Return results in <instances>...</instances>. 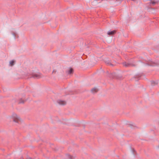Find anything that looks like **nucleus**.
<instances>
[{"label":"nucleus","instance_id":"8","mask_svg":"<svg viewBox=\"0 0 159 159\" xmlns=\"http://www.w3.org/2000/svg\"><path fill=\"white\" fill-rule=\"evenodd\" d=\"M151 3L153 5H155V4L157 3V2L156 1H155L154 0L153 1H151Z\"/></svg>","mask_w":159,"mask_h":159},{"label":"nucleus","instance_id":"4","mask_svg":"<svg viewBox=\"0 0 159 159\" xmlns=\"http://www.w3.org/2000/svg\"><path fill=\"white\" fill-rule=\"evenodd\" d=\"M116 31L115 30H113L110 32H108L107 34L109 35H112L116 33Z\"/></svg>","mask_w":159,"mask_h":159},{"label":"nucleus","instance_id":"10","mask_svg":"<svg viewBox=\"0 0 159 159\" xmlns=\"http://www.w3.org/2000/svg\"><path fill=\"white\" fill-rule=\"evenodd\" d=\"M35 76L36 77H38V78H39V77H38V75H35Z\"/></svg>","mask_w":159,"mask_h":159},{"label":"nucleus","instance_id":"7","mask_svg":"<svg viewBox=\"0 0 159 159\" xmlns=\"http://www.w3.org/2000/svg\"><path fill=\"white\" fill-rule=\"evenodd\" d=\"M14 61H11L10 62V64L11 65V66H12L14 65Z\"/></svg>","mask_w":159,"mask_h":159},{"label":"nucleus","instance_id":"9","mask_svg":"<svg viewBox=\"0 0 159 159\" xmlns=\"http://www.w3.org/2000/svg\"><path fill=\"white\" fill-rule=\"evenodd\" d=\"M72 72H73V69L71 68H70V69L69 70V73L70 74L72 73Z\"/></svg>","mask_w":159,"mask_h":159},{"label":"nucleus","instance_id":"3","mask_svg":"<svg viewBox=\"0 0 159 159\" xmlns=\"http://www.w3.org/2000/svg\"><path fill=\"white\" fill-rule=\"evenodd\" d=\"M123 66L125 67H129L133 66L132 64L126 62L123 63Z\"/></svg>","mask_w":159,"mask_h":159},{"label":"nucleus","instance_id":"1","mask_svg":"<svg viewBox=\"0 0 159 159\" xmlns=\"http://www.w3.org/2000/svg\"><path fill=\"white\" fill-rule=\"evenodd\" d=\"M11 118L13 121L16 123H18L22 120L20 116L15 113L12 114L11 116Z\"/></svg>","mask_w":159,"mask_h":159},{"label":"nucleus","instance_id":"11","mask_svg":"<svg viewBox=\"0 0 159 159\" xmlns=\"http://www.w3.org/2000/svg\"><path fill=\"white\" fill-rule=\"evenodd\" d=\"M157 148L159 149V145L157 146Z\"/></svg>","mask_w":159,"mask_h":159},{"label":"nucleus","instance_id":"5","mask_svg":"<svg viewBox=\"0 0 159 159\" xmlns=\"http://www.w3.org/2000/svg\"><path fill=\"white\" fill-rule=\"evenodd\" d=\"M105 62L108 65H112V64L110 62V61L108 59H107L106 60H105Z\"/></svg>","mask_w":159,"mask_h":159},{"label":"nucleus","instance_id":"2","mask_svg":"<svg viewBox=\"0 0 159 159\" xmlns=\"http://www.w3.org/2000/svg\"><path fill=\"white\" fill-rule=\"evenodd\" d=\"M58 103L60 105H63L66 104V102L65 101L59 100L57 101Z\"/></svg>","mask_w":159,"mask_h":159},{"label":"nucleus","instance_id":"6","mask_svg":"<svg viewBox=\"0 0 159 159\" xmlns=\"http://www.w3.org/2000/svg\"><path fill=\"white\" fill-rule=\"evenodd\" d=\"M98 91V89L96 88H93L92 89L91 91L93 93H95L97 92Z\"/></svg>","mask_w":159,"mask_h":159}]
</instances>
